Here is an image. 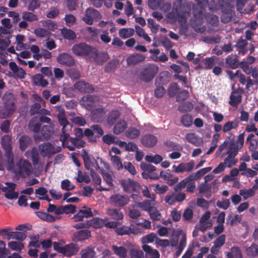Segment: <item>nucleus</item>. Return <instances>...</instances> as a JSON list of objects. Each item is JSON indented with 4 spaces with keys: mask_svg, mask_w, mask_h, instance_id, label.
<instances>
[{
    "mask_svg": "<svg viewBox=\"0 0 258 258\" xmlns=\"http://www.w3.org/2000/svg\"><path fill=\"white\" fill-rule=\"evenodd\" d=\"M102 225L100 224L99 219H93L88 221L86 223H80L73 225V227L77 229H82L92 226L94 228H97L101 227Z\"/></svg>",
    "mask_w": 258,
    "mask_h": 258,
    "instance_id": "aec40b11",
    "label": "nucleus"
},
{
    "mask_svg": "<svg viewBox=\"0 0 258 258\" xmlns=\"http://www.w3.org/2000/svg\"><path fill=\"white\" fill-rule=\"evenodd\" d=\"M141 169L147 172L151 173L156 170L155 166L146 163L142 162L140 164Z\"/></svg>",
    "mask_w": 258,
    "mask_h": 258,
    "instance_id": "bf43d9fd",
    "label": "nucleus"
},
{
    "mask_svg": "<svg viewBox=\"0 0 258 258\" xmlns=\"http://www.w3.org/2000/svg\"><path fill=\"white\" fill-rule=\"evenodd\" d=\"M84 136L87 137L89 141L94 142L96 141L95 137H94V133L92 128H86L84 132Z\"/></svg>",
    "mask_w": 258,
    "mask_h": 258,
    "instance_id": "338daca9",
    "label": "nucleus"
},
{
    "mask_svg": "<svg viewBox=\"0 0 258 258\" xmlns=\"http://www.w3.org/2000/svg\"><path fill=\"white\" fill-rule=\"evenodd\" d=\"M34 33L37 37L41 38H46L49 36V32L46 29L41 28H36Z\"/></svg>",
    "mask_w": 258,
    "mask_h": 258,
    "instance_id": "603ef678",
    "label": "nucleus"
},
{
    "mask_svg": "<svg viewBox=\"0 0 258 258\" xmlns=\"http://www.w3.org/2000/svg\"><path fill=\"white\" fill-rule=\"evenodd\" d=\"M157 138L152 134L145 135L141 139L142 144L147 147L154 146L157 144Z\"/></svg>",
    "mask_w": 258,
    "mask_h": 258,
    "instance_id": "6ab92c4d",
    "label": "nucleus"
},
{
    "mask_svg": "<svg viewBox=\"0 0 258 258\" xmlns=\"http://www.w3.org/2000/svg\"><path fill=\"white\" fill-rule=\"evenodd\" d=\"M257 188V186L256 185H253L251 188L248 189H241L239 191V194L241 196H243L244 199H246L252 197L254 195L255 191Z\"/></svg>",
    "mask_w": 258,
    "mask_h": 258,
    "instance_id": "2f4dec72",
    "label": "nucleus"
},
{
    "mask_svg": "<svg viewBox=\"0 0 258 258\" xmlns=\"http://www.w3.org/2000/svg\"><path fill=\"white\" fill-rule=\"evenodd\" d=\"M145 160L149 163L158 164L162 162L163 158L161 156L158 154H155L154 156L147 155L145 157Z\"/></svg>",
    "mask_w": 258,
    "mask_h": 258,
    "instance_id": "a19ab883",
    "label": "nucleus"
},
{
    "mask_svg": "<svg viewBox=\"0 0 258 258\" xmlns=\"http://www.w3.org/2000/svg\"><path fill=\"white\" fill-rule=\"evenodd\" d=\"M145 56L140 53H135L129 56L127 59L128 65H134L143 61L145 59Z\"/></svg>",
    "mask_w": 258,
    "mask_h": 258,
    "instance_id": "4be33fe9",
    "label": "nucleus"
},
{
    "mask_svg": "<svg viewBox=\"0 0 258 258\" xmlns=\"http://www.w3.org/2000/svg\"><path fill=\"white\" fill-rule=\"evenodd\" d=\"M99 221L100 224L102 225L101 227L104 226L105 227L108 228L114 229L115 232L116 228H117L118 225L119 224V222L116 221L107 222L104 223L103 222V220H99Z\"/></svg>",
    "mask_w": 258,
    "mask_h": 258,
    "instance_id": "e2e57ef3",
    "label": "nucleus"
},
{
    "mask_svg": "<svg viewBox=\"0 0 258 258\" xmlns=\"http://www.w3.org/2000/svg\"><path fill=\"white\" fill-rule=\"evenodd\" d=\"M135 33V30L133 28H121L119 31V36L123 38H127L132 37Z\"/></svg>",
    "mask_w": 258,
    "mask_h": 258,
    "instance_id": "e433bc0d",
    "label": "nucleus"
},
{
    "mask_svg": "<svg viewBox=\"0 0 258 258\" xmlns=\"http://www.w3.org/2000/svg\"><path fill=\"white\" fill-rule=\"evenodd\" d=\"M41 123L40 122H36L34 118H33L29 122V128L30 130L34 133H38L41 128Z\"/></svg>",
    "mask_w": 258,
    "mask_h": 258,
    "instance_id": "09e8293b",
    "label": "nucleus"
},
{
    "mask_svg": "<svg viewBox=\"0 0 258 258\" xmlns=\"http://www.w3.org/2000/svg\"><path fill=\"white\" fill-rule=\"evenodd\" d=\"M82 151L83 152L81 153V157H82L84 162L85 168L87 170H91V167H92L93 162V160H92V156L89 155L87 152L84 150H83Z\"/></svg>",
    "mask_w": 258,
    "mask_h": 258,
    "instance_id": "c85d7f7f",
    "label": "nucleus"
},
{
    "mask_svg": "<svg viewBox=\"0 0 258 258\" xmlns=\"http://www.w3.org/2000/svg\"><path fill=\"white\" fill-rule=\"evenodd\" d=\"M57 61L65 67H72L75 63V60L70 54L62 52L60 53L56 58Z\"/></svg>",
    "mask_w": 258,
    "mask_h": 258,
    "instance_id": "4468645a",
    "label": "nucleus"
},
{
    "mask_svg": "<svg viewBox=\"0 0 258 258\" xmlns=\"http://www.w3.org/2000/svg\"><path fill=\"white\" fill-rule=\"evenodd\" d=\"M10 249L13 250L21 251L24 248V245L21 242L11 241L8 244Z\"/></svg>",
    "mask_w": 258,
    "mask_h": 258,
    "instance_id": "5fc2aeb1",
    "label": "nucleus"
},
{
    "mask_svg": "<svg viewBox=\"0 0 258 258\" xmlns=\"http://www.w3.org/2000/svg\"><path fill=\"white\" fill-rule=\"evenodd\" d=\"M6 186H2V191L5 192V197L9 200L16 199L19 196L18 192L15 191L16 184L14 182H6Z\"/></svg>",
    "mask_w": 258,
    "mask_h": 258,
    "instance_id": "1a4fd4ad",
    "label": "nucleus"
},
{
    "mask_svg": "<svg viewBox=\"0 0 258 258\" xmlns=\"http://www.w3.org/2000/svg\"><path fill=\"white\" fill-rule=\"evenodd\" d=\"M238 56L233 54L227 56L225 58V67L226 68L236 69L239 67Z\"/></svg>",
    "mask_w": 258,
    "mask_h": 258,
    "instance_id": "f3484780",
    "label": "nucleus"
},
{
    "mask_svg": "<svg viewBox=\"0 0 258 258\" xmlns=\"http://www.w3.org/2000/svg\"><path fill=\"white\" fill-rule=\"evenodd\" d=\"M93 47L86 43L82 42L74 44L72 48V52L76 56H86L91 55Z\"/></svg>",
    "mask_w": 258,
    "mask_h": 258,
    "instance_id": "423d86ee",
    "label": "nucleus"
},
{
    "mask_svg": "<svg viewBox=\"0 0 258 258\" xmlns=\"http://www.w3.org/2000/svg\"><path fill=\"white\" fill-rule=\"evenodd\" d=\"M162 81V77H159L156 78L155 81V85L157 88L155 90V96L157 98L162 97L166 92V90L163 86H160L161 82Z\"/></svg>",
    "mask_w": 258,
    "mask_h": 258,
    "instance_id": "b1692460",
    "label": "nucleus"
},
{
    "mask_svg": "<svg viewBox=\"0 0 258 258\" xmlns=\"http://www.w3.org/2000/svg\"><path fill=\"white\" fill-rule=\"evenodd\" d=\"M32 142L31 138L27 135H22L19 140V148L21 151H24Z\"/></svg>",
    "mask_w": 258,
    "mask_h": 258,
    "instance_id": "393cba45",
    "label": "nucleus"
},
{
    "mask_svg": "<svg viewBox=\"0 0 258 258\" xmlns=\"http://www.w3.org/2000/svg\"><path fill=\"white\" fill-rule=\"evenodd\" d=\"M127 127V123L124 120H119L115 124L113 128V133L119 135L123 133Z\"/></svg>",
    "mask_w": 258,
    "mask_h": 258,
    "instance_id": "7c9ffc66",
    "label": "nucleus"
},
{
    "mask_svg": "<svg viewBox=\"0 0 258 258\" xmlns=\"http://www.w3.org/2000/svg\"><path fill=\"white\" fill-rule=\"evenodd\" d=\"M106 213L112 219L116 221L121 220L123 218L122 212L118 209H108Z\"/></svg>",
    "mask_w": 258,
    "mask_h": 258,
    "instance_id": "5701e85b",
    "label": "nucleus"
},
{
    "mask_svg": "<svg viewBox=\"0 0 258 258\" xmlns=\"http://www.w3.org/2000/svg\"><path fill=\"white\" fill-rule=\"evenodd\" d=\"M185 139L190 143L198 146L199 143V138L194 133L187 134L185 136Z\"/></svg>",
    "mask_w": 258,
    "mask_h": 258,
    "instance_id": "a18cd8bd",
    "label": "nucleus"
},
{
    "mask_svg": "<svg viewBox=\"0 0 258 258\" xmlns=\"http://www.w3.org/2000/svg\"><path fill=\"white\" fill-rule=\"evenodd\" d=\"M81 254L82 258H92L94 256L95 252L91 248H87L82 250Z\"/></svg>",
    "mask_w": 258,
    "mask_h": 258,
    "instance_id": "13d9d810",
    "label": "nucleus"
},
{
    "mask_svg": "<svg viewBox=\"0 0 258 258\" xmlns=\"http://www.w3.org/2000/svg\"><path fill=\"white\" fill-rule=\"evenodd\" d=\"M111 248L113 251L114 253L120 258H126L127 254V249L122 246H118L117 245H113Z\"/></svg>",
    "mask_w": 258,
    "mask_h": 258,
    "instance_id": "bb28decb",
    "label": "nucleus"
},
{
    "mask_svg": "<svg viewBox=\"0 0 258 258\" xmlns=\"http://www.w3.org/2000/svg\"><path fill=\"white\" fill-rule=\"evenodd\" d=\"M140 135V131L135 127H130L125 133L126 136L131 139L137 138Z\"/></svg>",
    "mask_w": 258,
    "mask_h": 258,
    "instance_id": "37998d69",
    "label": "nucleus"
},
{
    "mask_svg": "<svg viewBox=\"0 0 258 258\" xmlns=\"http://www.w3.org/2000/svg\"><path fill=\"white\" fill-rule=\"evenodd\" d=\"M158 72V67L155 64L147 65L140 73V79L145 82H149Z\"/></svg>",
    "mask_w": 258,
    "mask_h": 258,
    "instance_id": "20e7f679",
    "label": "nucleus"
},
{
    "mask_svg": "<svg viewBox=\"0 0 258 258\" xmlns=\"http://www.w3.org/2000/svg\"><path fill=\"white\" fill-rule=\"evenodd\" d=\"M120 116V112L117 110H112L107 117L106 122L110 125H113Z\"/></svg>",
    "mask_w": 258,
    "mask_h": 258,
    "instance_id": "a878e982",
    "label": "nucleus"
},
{
    "mask_svg": "<svg viewBox=\"0 0 258 258\" xmlns=\"http://www.w3.org/2000/svg\"><path fill=\"white\" fill-rule=\"evenodd\" d=\"M116 137L111 134H107L103 136L102 141L103 142L108 145H110L113 143H115L117 142V141H115Z\"/></svg>",
    "mask_w": 258,
    "mask_h": 258,
    "instance_id": "69168bd1",
    "label": "nucleus"
},
{
    "mask_svg": "<svg viewBox=\"0 0 258 258\" xmlns=\"http://www.w3.org/2000/svg\"><path fill=\"white\" fill-rule=\"evenodd\" d=\"M1 145L5 150V156L7 158V169L13 172L17 176H21L25 174L29 175L31 165L28 161L20 158L14 164L11 137L9 135L4 136L2 138Z\"/></svg>",
    "mask_w": 258,
    "mask_h": 258,
    "instance_id": "f257e3e1",
    "label": "nucleus"
},
{
    "mask_svg": "<svg viewBox=\"0 0 258 258\" xmlns=\"http://www.w3.org/2000/svg\"><path fill=\"white\" fill-rule=\"evenodd\" d=\"M181 123L185 127H189L192 124L193 117L189 114L183 115L180 118Z\"/></svg>",
    "mask_w": 258,
    "mask_h": 258,
    "instance_id": "58836bf2",
    "label": "nucleus"
},
{
    "mask_svg": "<svg viewBox=\"0 0 258 258\" xmlns=\"http://www.w3.org/2000/svg\"><path fill=\"white\" fill-rule=\"evenodd\" d=\"M11 235V239H16L18 240L23 241L26 238V235L23 232H14L13 231Z\"/></svg>",
    "mask_w": 258,
    "mask_h": 258,
    "instance_id": "052dcab7",
    "label": "nucleus"
},
{
    "mask_svg": "<svg viewBox=\"0 0 258 258\" xmlns=\"http://www.w3.org/2000/svg\"><path fill=\"white\" fill-rule=\"evenodd\" d=\"M102 16L100 13L94 8H88L85 12V17L83 20L88 25L92 24L93 21H98Z\"/></svg>",
    "mask_w": 258,
    "mask_h": 258,
    "instance_id": "9b49d317",
    "label": "nucleus"
},
{
    "mask_svg": "<svg viewBox=\"0 0 258 258\" xmlns=\"http://www.w3.org/2000/svg\"><path fill=\"white\" fill-rule=\"evenodd\" d=\"M79 250V247L76 244L72 243L63 246L62 253L64 256L71 257L75 255Z\"/></svg>",
    "mask_w": 258,
    "mask_h": 258,
    "instance_id": "a211bd4d",
    "label": "nucleus"
},
{
    "mask_svg": "<svg viewBox=\"0 0 258 258\" xmlns=\"http://www.w3.org/2000/svg\"><path fill=\"white\" fill-rule=\"evenodd\" d=\"M61 33L62 37L68 40H73L76 38V33L71 29L63 28L61 31Z\"/></svg>",
    "mask_w": 258,
    "mask_h": 258,
    "instance_id": "c9c22d12",
    "label": "nucleus"
},
{
    "mask_svg": "<svg viewBox=\"0 0 258 258\" xmlns=\"http://www.w3.org/2000/svg\"><path fill=\"white\" fill-rule=\"evenodd\" d=\"M52 128L51 126L48 125H44L42 126L41 129V134L44 139H49L52 134Z\"/></svg>",
    "mask_w": 258,
    "mask_h": 258,
    "instance_id": "3c124183",
    "label": "nucleus"
},
{
    "mask_svg": "<svg viewBox=\"0 0 258 258\" xmlns=\"http://www.w3.org/2000/svg\"><path fill=\"white\" fill-rule=\"evenodd\" d=\"M120 184L124 191L131 193L135 192L139 193L141 190V185L137 181L131 178L123 179L120 181Z\"/></svg>",
    "mask_w": 258,
    "mask_h": 258,
    "instance_id": "0eeeda50",
    "label": "nucleus"
},
{
    "mask_svg": "<svg viewBox=\"0 0 258 258\" xmlns=\"http://www.w3.org/2000/svg\"><path fill=\"white\" fill-rule=\"evenodd\" d=\"M246 253L250 257H256L258 255V245L255 243H252L246 249Z\"/></svg>",
    "mask_w": 258,
    "mask_h": 258,
    "instance_id": "473e14b6",
    "label": "nucleus"
},
{
    "mask_svg": "<svg viewBox=\"0 0 258 258\" xmlns=\"http://www.w3.org/2000/svg\"><path fill=\"white\" fill-rule=\"evenodd\" d=\"M105 116L106 110L102 106L95 108L91 112V120L95 122H101Z\"/></svg>",
    "mask_w": 258,
    "mask_h": 258,
    "instance_id": "ddd939ff",
    "label": "nucleus"
},
{
    "mask_svg": "<svg viewBox=\"0 0 258 258\" xmlns=\"http://www.w3.org/2000/svg\"><path fill=\"white\" fill-rule=\"evenodd\" d=\"M204 9L198 7V6H194L192 7V14L194 18L199 21L202 20L203 17V12Z\"/></svg>",
    "mask_w": 258,
    "mask_h": 258,
    "instance_id": "c03bdc74",
    "label": "nucleus"
},
{
    "mask_svg": "<svg viewBox=\"0 0 258 258\" xmlns=\"http://www.w3.org/2000/svg\"><path fill=\"white\" fill-rule=\"evenodd\" d=\"M115 232L118 235H130L131 234H138L141 233V229L134 225H131L130 226L122 225L118 227L115 230Z\"/></svg>",
    "mask_w": 258,
    "mask_h": 258,
    "instance_id": "f8f14e48",
    "label": "nucleus"
},
{
    "mask_svg": "<svg viewBox=\"0 0 258 258\" xmlns=\"http://www.w3.org/2000/svg\"><path fill=\"white\" fill-rule=\"evenodd\" d=\"M116 144L118 145L120 147L125 146V150L126 151L134 152L137 151L138 149L137 145L132 142H129L127 144L124 141L117 140Z\"/></svg>",
    "mask_w": 258,
    "mask_h": 258,
    "instance_id": "c756f323",
    "label": "nucleus"
},
{
    "mask_svg": "<svg viewBox=\"0 0 258 258\" xmlns=\"http://www.w3.org/2000/svg\"><path fill=\"white\" fill-rule=\"evenodd\" d=\"M229 103L232 106H237L241 101V96L236 92H233L230 96Z\"/></svg>",
    "mask_w": 258,
    "mask_h": 258,
    "instance_id": "72a5a7b5",
    "label": "nucleus"
},
{
    "mask_svg": "<svg viewBox=\"0 0 258 258\" xmlns=\"http://www.w3.org/2000/svg\"><path fill=\"white\" fill-rule=\"evenodd\" d=\"M30 152L33 164L34 166L37 165L40 160V156L37 149L36 147H33Z\"/></svg>",
    "mask_w": 258,
    "mask_h": 258,
    "instance_id": "79ce46f5",
    "label": "nucleus"
},
{
    "mask_svg": "<svg viewBox=\"0 0 258 258\" xmlns=\"http://www.w3.org/2000/svg\"><path fill=\"white\" fill-rule=\"evenodd\" d=\"M130 258H145L142 250L137 248H132L128 251Z\"/></svg>",
    "mask_w": 258,
    "mask_h": 258,
    "instance_id": "f704fd0d",
    "label": "nucleus"
},
{
    "mask_svg": "<svg viewBox=\"0 0 258 258\" xmlns=\"http://www.w3.org/2000/svg\"><path fill=\"white\" fill-rule=\"evenodd\" d=\"M70 141L72 145L77 148L84 147L86 144L84 141L77 138H70Z\"/></svg>",
    "mask_w": 258,
    "mask_h": 258,
    "instance_id": "6e6d98bb",
    "label": "nucleus"
},
{
    "mask_svg": "<svg viewBox=\"0 0 258 258\" xmlns=\"http://www.w3.org/2000/svg\"><path fill=\"white\" fill-rule=\"evenodd\" d=\"M22 18L23 19L30 22L38 20V17L36 15L28 12H25L23 13Z\"/></svg>",
    "mask_w": 258,
    "mask_h": 258,
    "instance_id": "0e129e2a",
    "label": "nucleus"
},
{
    "mask_svg": "<svg viewBox=\"0 0 258 258\" xmlns=\"http://www.w3.org/2000/svg\"><path fill=\"white\" fill-rule=\"evenodd\" d=\"M221 38L219 35L211 36H205L202 38L203 41L208 44L218 43Z\"/></svg>",
    "mask_w": 258,
    "mask_h": 258,
    "instance_id": "ea45409f",
    "label": "nucleus"
},
{
    "mask_svg": "<svg viewBox=\"0 0 258 258\" xmlns=\"http://www.w3.org/2000/svg\"><path fill=\"white\" fill-rule=\"evenodd\" d=\"M152 201L151 200H145L142 202L139 203L138 206L144 211L149 212L154 208L152 205Z\"/></svg>",
    "mask_w": 258,
    "mask_h": 258,
    "instance_id": "49530a36",
    "label": "nucleus"
},
{
    "mask_svg": "<svg viewBox=\"0 0 258 258\" xmlns=\"http://www.w3.org/2000/svg\"><path fill=\"white\" fill-rule=\"evenodd\" d=\"M193 108L194 105L189 101L185 102L179 105L178 107V110L182 113L189 112L191 111Z\"/></svg>",
    "mask_w": 258,
    "mask_h": 258,
    "instance_id": "4c0bfd02",
    "label": "nucleus"
},
{
    "mask_svg": "<svg viewBox=\"0 0 258 258\" xmlns=\"http://www.w3.org/2000/svg\"><path fill=\"white\" fill-rule=\"evenodd\" d=\"M151 219L153 221H159L162 218L159 211L155 207L148 212Z\"/></svg>",
    "mask_w": 258,
    "mask_h": 258,
    "instance_id": "8fccbe9b",
    "label": "nucleus"
},
{
    "mask_svg": "<svg viewBox=\"0 0 258 258\" xmlns=\"http://www.w3.org/2000/svg\"><path fill=\"white\" fill-rule=\"evenodd\" d=\"M215 59L213 57H206L204 60V69H211L214 64Z\"/></svg>",
    "mask_w": 258,
    "mask_h": 258,
    "instance_id": "680f3d73",
    "label": "nucleus"
},
{
    "mask_svg": "<svg viewBox=\"0 0 258 258\" xmlns=\"http://www.w3.org/2000/svg\"><path fill=\"white\" fill-rule=\"evenodd\" d=\"M74 87L75 89L82 93H92L95 90L92 85L84 81H79L77 82L74 85Z\"/></svg>",
    "mask_w": 258,
    "mask_h": 258,
    "instance_id": "2eb2a0df",
    "label": "nucleus"
},
{
    "mask_svg": "<svg viewBox=\"0 0 258 258\" xmlns=\"http://www.w3.org/2000/svg\"><path fill=\"white\" fill-rule=\"evenodd\" d=\"M90 58L95 62L96 64L101 66L106 62L109 57L107 52H99L96 48L93 47Z\"/></svg>",
    "mask_w": 258,
    "mask_h": 258,
    "instance_id": "9d476101",
    "label": "nucleus"
},
{
    "mask_svg": "<svg viewBox=\"0 0 258 258\" xmlns=\"http://www.w3.org/2000/svg\"><path fill=\"white\" fill-rule=\"evenodd\" d=\"M244 138V133H242L238 135L237 140L235 142L234 141V136H233V137L229 141V145L227 151L226 153L222 154L221 157L227 155L223 163L228 168L232 167L237 163L238 160L235 157L238 154L239 150L243 147Z\"/></svg>",
    "mask_w": 258,
    "mask_h": 258,
    "instance_id": "f03ea898",
    "label": "nucleus"
},
{
    "mask_svg": "<svg viewBox=\"0 0 258 258\" xmlns=\"http://www.w3.org/2000/svg\"><path fill=\"white\" fill-rule=\"evenodd\" d=\"M185 6L182 4V0H177L173 4V9L167 15L168 18L173 21H177L179 23L186 22V14L188 12L184 10Z\"/></svg>",
    "mask_w": 258,
    "mask_h": 258,
    "instance_id": "7ed1b4c3",
    "label": "nucleus"
},
{
    "mask_svg": "<svg viewBox=\"0 0 258 258\" xmlns=\"http://www.w3.org/2000/svg\"><path fill=\"white\" fill-rule=\"evenodd\" d=\"M130 197L125 195L115 194L109 198V203L113 206L122 208L127 205L130 202Z\"/></svg>",
    "mask_w": 258,
    "mask_h": 258,
    "instance_id": "6e6552de",
    "label": "nucleus"
},
{
    "mask_svg": "<svg viewBox=\"0 0 258 258\" xmlns=\"http://www.w3.org/2000/svg\"><path fill=\"white\" fill-rule=\"evenodd\" d=\"M38 150L42 157H50L52 155L60 152L61 148L60 146L55 148L50 143L46 142L39 145Z\"/></svg>",
    "mask_w": 258,
    "mask_h": 258,
    "instance_id": "39448f33",
    "label": "nucleus"
},
{
    "mask_svg": "<svg viewBox=\"0 0 258 258\" xmlns=\"http://www.w3.org/2000/svg\"><path fill=\"white\" fill-rule=\"evenodd\" d=\"M9 68L14 73H18L20 74V76L22 75V77L26 74L24 70L21 68H19L15 62H10L9 63Z\"/></svg>",
    "mask_w": 258,
    "mask_h": 258,
    "instance_id": "864d4df0",
    "label": "nucleus"
},
{
    "mask_svg": "<svg viewBox=\"0 0 258 258\" xmlns=\"http://www.w3.org/2000/svg\"><path fill=\"white\" fill-rule=\"evenodd\" d=\"M230 205V202L229 199H223L222 201H218L216 203V205L218 208L224 210L227 209Z\"/></svg>",
    "mask_w": 258,
    "mask_h": 258,
    "instance_id": "774afa93",
    "label": "nucleus"
},
{
    "mask_svg": "<svg viewBox=\"0 0 258 258\" xmlns=\"http://www.w3.org/2000/svg\"><path fill=\"white\" fill-rule=\"evenodd\" d=\"M98 100L97 97L95 95H88L83 96L81 101L80 104L87 109H91L93 106V103Z\"/></svg>",
    "mask_w": 258,
    "mask_h": 258,
    "instance_id": "dca6fc26",
    "label": "nucleus"
},
{
    "mask_svg": "<svg viewBox=\"0 0 258 258\" xmlns=\"http://www.w3.org/2000/svg\"><path fill=\"white\" fill-rule=\"evenodd\" d=\"M142 249L148 254L151 256H155L156 255L160 256L159 252L155 249H153L150 246L147 244H144L142 246Z\"/></svg>",
    "mask_w": 258,
    "mask_h": 258,
    "instance_id": "de8ad7c7",
    "label": "nucleus"
},
{
    "mask_svg": "<svg viewBox=\"0 0 258 258\" xmlns=\"http://www.w3.org/2000/svg\"><path fill=\"white\" fill-rule=\"evenodd\" d=\"M91 236V231L89 230L83 229L74 233V239L76 241H80L88 239Z\"/></svg>",
    "mask_w": 258,
    "mask_h": 258,
    "instance_id": "412c9836",
    "label": "nucleus"
},
{
    "mask_svg": "<svg viewBox=\"0 0 258 258\" xmlns=\"http://www.w3.org/2000/svg\"><path fill=\"white\" fill-rule=\"evenodd\" d=\"M32 82L35 85L45 87L48 85V82L46 80L44 79L43 76L41 74H37L32 78Z\"/></svg>",
    "mask_w": 258,
    "mask_h": 258,
    "instance_id": "cd10ccee",
    "label": "nucleus"
},
{
    "mask_svg": "<svg viewBox=\"0 0 258 258\" xmlns=\"http://www.w3.org/2000/svg\"><path fill=\"white\" fill-rule=\"evenodd\" d=\"M61 188L63 190L70 191L75 188V185L72 184L71 181L69 179H64L61 182Z\"/></svg>",
    "mask_w": 258,
    "mask_h": 258,
    "instance_id": "4d7b16f0",
    "label": "nucleus"
}]
</instances>
